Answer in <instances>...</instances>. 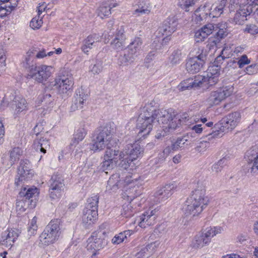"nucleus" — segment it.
<instances>
[{"label": "nucleus", "mask_w": 258, "mask_h": 258, "mask_svg": "<svg viewBox=\"0 0 258 258\" xmlns=\"http://www.w3.org/2000/svg\"><path fill=\"white\" fill-rule=\"evenodd\" d=\"M208 204L209 199L206 196V189L201 186L192 191L183 205L181 210L185 216L195 217L200 214Z\"/></svg>", "instance_id": "nucleus-1"}, {"label": "nucleus", "mask_w": 258, "mask_h": 258, "mask_svg": "<svg viewBox=\"0 0 258 258\" xmlns=\"http://www.w3.org/2000/svg\"><path fill=\"white\" fill-rule=\"evenodd\" d=\"M154 115L158 116L157 124L160 125L155 135L157 139H162L180 123V119L171 110L162 109L161 112L158 111Z\"/></svg>", "instance_id": "nucleus-2"}, {"label": "nucleus", "mask_w": 258, "mask_h": 258, "mask_svg": "<svg viewBox=\"0 0 258 258\" xmlns=\"http://www.w3.org/2000/svg\"><path fill=\"white\" fill-rule=\"evenodd\" d=\"M161 111L162 109H154L149 105L145 106L137 119L136 127L140 136L146 137L150 133L153 125L157 123L158 116L154 114Z\"/></svg>", "instance_id": "nucleus-3"}, {"label": "nucleus", "mask_w": 258, "mask_h": 258, "mask_svg": "<svg viewBox=\"0 0 258 258\" xmlns=\"http://www.w3.org/2000/svg\"><path fill=\"white\" fill-rule=\"evenodd\" d=\"M126 150L119 151L107 148L103 157V161L101 164V170L107 173L108 171L113 169L119 162V166L123 169L128 168V164L126 163L125 156L127 155Z\"/></svg>", "instance_id": "nucleus-4"}, {"label": "nucleus", "mask_w": 258, "mask_h": 258, "mask_svg": "<svg viewBox=\"0 0 258 258\" xmlns=\"http://www.w3.org/2000/svg\"><path fill=\"white\" fill-rule=\"evenodd\" d=\"M241 119V113L235 111L224 117L221 120L222 127L220 131H217L209 134L205 138H208L209 141L214 138L222 137L223 133H228L234 130L240 123Z\"/></svg>", "instance_id": "nucleus-5"}, {"label": "nucleus", "mask_w": 258, "mask_h": 258, "mask_svg": "<svg viewBox=\"0 0 258 258\" xmlns=\"http://www.w3.org/2000/svg\"><path fill=\"white\" fill-rule=\"evenodd\" d=\"M113 129L110 124H106L99 128V133L90 145V149L94 152L100 151L106 146L111 145Z\"/></svg>", "instance_id": "nucleus-6"}, {"label": "nucleus", "mask_w": 258, "mask_h": 258, "mask_svg": "<svg viewBox=\"0 0 258 258\" xmlns=\"http://www.w3.org/2000/svg\"><path fill=\"white\" fill-rule=\"evenodd\" d=\"M60 235L59 224L57 220H51L39 236V244L48 246L58 240Z\"/></svg>", "instance_id": "nucleus-7"}, {"label": "nucleus", "mask_w": 258, "mask_h": 258, "mask_svg": "<svg viewBox=\"0 0 258 258\" xmlns=\"http://www.w3.org/2000/svg\"><path fill=\"white\" fill-rule=\"evenodd\" d=\"M234 92V87L232 85L223 86L212 91L206 101L210 107L219 105L226 98L231 96Z\"/></svg>", "instance_id": "nucleus-8"}, {"label": "nucleus", "mask_w": 258, "mask_h": 258, "mask_svg": "<svg viewBox=\"0 0 258 258\" xmlns=\"http://www.w3.org/2000/svg\"><path fill=\"white\" fill-rule=\"evenodd\" d=\"M104 237V233L99 231L93 232L88 239L86 248L92 256L96 255L107 245V240Z\"/></svg>", "instance_id": "nucleus-9"}, {"label": "nucleus", "mask_w": 258, "mask_h": 258, "mask_svg": "<svg viewBox=\"0 0 258 258\" xmlns=\"http://www.w3.org/2000/svg\"><path fill=\"white\" fill-rule=\"evenodd\" d=\"M206 56V51L203 47L198 48L196 55L189 58L186 61V71L192 74L199 72L205 64Z\"/></svg>", "instance_id": "nucleus-10"}, {"label": "nucleus", "mask_w": 258, "mask_h": 258, "mask_svg": "<svg viewBox=\"0 0 258 258\" xmlns=\"http://www.w3.org/2000/svg\"><path fill=\"white\" fill-rule=\"evenodd\" d=\"M220 63L221 62H215V60L209 67L206 75L199 76L202 78L203 87L215 85L219 82L221 72Z\"/></svg>", "instance_id": "nucleus-11"}, {"label": "nucleus", "mask_w": 258, "mask_h": 258, "mask_svg": "<svg viewBox=\"0 0 258 258\" xmlns=\"http://www.w3.org/2000/svg\"><path fill=\"white\" fill-rule=\"evenodd\" d=\"M54 72V69L51 66L41 64L36 66L34 70H31L29 75L39 83L46 81Z\"/></svg>", "instance_id": "nucleus-12"}, {"label": "nucleus", "mask_w": 258, "mask_h": 258, "mask_svg": "<svg viewBox=\"0 0 258 258\" xmlns=\"http://www.w3.org/2000/svg\"><path fill=\"white\" fill-rule=\"evenodd\" d=\"M34 172L31 169L30 163L28 160H22L18 168V178H16L15 184L20 186L22 182L31 179Z\"/></svg>", "instance_id": "nucleus-13"}, {"label": "nucleus", "mask_w": 258, "mask_h": 258, "mask_svg": "<svg viewBox=\"0 0 258 258\" xmlns=\"http://www.w3.org/2000/svg\"><path fill=\"white\" fill-rule=\"evenodd\" d=\"M177 22L176 19L172 16L167 18L159 28V32L163 35L166 36L162 39V43H166L170 40V36L177 30Z\"/></svg>", "instance_id": "nucleus-14"}, {"label": "nucleus", "mask_w": 258, "mask_h": 258, "mask_svg": "<svg viewBox=\"0 0 258 258\" xmlns=\"http://www.w3.org/2000/svg\"><path fill=\"white\" fill-rule=\"evenodd\" d=\"M74 82L73 80L66 77H59L54 80L53 86L58 93L61 95H68L72 90Z\"/></svg>", "instance_id": "nucleus-15"}, {"label": "nucleus", "mask_w": 258, "mask_h": 258, "mask_svg": "<svg viewBox=\"0 0 258 258\" xmlns=\"http://www.w3.org/2000/svg\"><path fill=\"white\" fill-rule=\"evenodd\" d=\"M127 152V155L125 156L126 163L128 164V167H133L134 163L132 162L143 156V149L138 143H134L133 145H128L123 150Z\"/></svg>", "instance_id": "nucleus-16"}, {"label": "nucleus", "mask_w": 258, "mask_h": 258, "mask_svg": "<svg viewBox=\"0 0 258 258\" xmlns=\"http://www.w3.org/2000/svg\"><path fill=\"white\" fill-rule=\"evenodd\" d=\"M20 234L16 228H8L4 231L1 236L0 243L7 247H11L16 242Z\"/></svg>", "instance_id": "nucleus-17"}, {"label": "nucleus", "mask_w": 258, "mask_h": 258, "mask_svg": "<svg viewBox=\"0 0 258 258\" xmlns=\"http://www.w3.org/2000/svg\"><path fill=\"white\" fill-rule=\"evenodd\" d=\"M155 210L149 209L142 213L137 219L138 225L146 228L155 223L156 216Z\"/></svg>", "instance_id": "nucleus-18"}, {"label": "nucleus", "mask_w": 258, "mask_h": 258, "mask_svg": "<svg viewBox=\"0 0 258 258\" xmlns=\"http://www.w3.org/2000/svg\"><path fill=\"white\" fill-rule=\"evenodd\" d=\"M213 4L211 2H206L203 5L197 9L192 16L193 19L196 23H199L206 19L208 16L211 17V11L212 10Z\"/></svg>", "instance_id": "nucleus-19"}, {"label": "nucleus", "mask_w": 258, "mask_h": 258, "mask_svg": "<svg viewBox=\"0 0 258 258\" xmlns=\"http://www.w3.org/2000/svg\"><path fill=\"white\" fill-rule=\"evenodd\" d=\"M101 40V37L98 34L89 35L83 41V44L81 48L82 51L84 53L88 54L89 51L96 47Z\"/></svg>", "instance_id": "nucleus-20"}, {"label": "nucleus", "mask_w": 258, "mask_h": 258, "mask_svg": "<svg viewBox=\"0 0 258 258\" xmlns=\"http://www.w3.org/2000/svg\"><path fill=\"white\" fill-rule=\"evenodd\" d=\"M126 39L124 29L121 27L116 30L114 35V38L111 42V46L117 51L121 50L125 46Z\"/></svg>", "instance_id": "nucleus-21"}, {"label": "nucleus", "mask_w": 258, "mask_h": 258, "mask_svg": "<svg viewBox=\"0 0 258 258\" xmlns=\"http://www.w3.org/2000/svg\"><path fill=\"white\" fill-rule=\"evenodd\" d=\"M74 98V100L71 107V110L73 111L84 107L88 98V95L85 93L83 89H80L76 91Z\"/></svg>", "instance_id": "nucleus-22"}, {"label": "nucleus", "mask_w": 258, "mask_h": 258, "mask_svg": "<svg viewBox=\"0 0 258 258\" xmlns=\"http://www.w3.org/2000/svg\"><path fill=\"white\" fill-rule=\"evenodd\" d=\"M36 49L35 48L30 49L25 55L24 60L22 62L23 68H24L29 76L31 70H34L36 67L35 63Z\"/></svg>", "instance_id": "nucleus-23"}, {"label": "nucleus", "mask_w": 258, "mask_h": 258, "mask_svg": "<svg viewBox=\"0 0 258 258\" xmlns=\"http://www.w3.org/2000/svg\"><path fill=\"white\" fill-rule=\"evenodd\" d=\"M198 87H203L202 78L199 76H196L195 79H187L181 82L178 86L180 91H184Z\"/></svg>", "instance_id": "nucleus-24"}, {"label": "nucleus", "mask_w": 258, "mask_h": 258, "mask_svg": "<svg viewBox=\"0 0 258 258\" xmlns=\"http://www.w3.org/2000/svg\"><path fill=\"white\" fill-rule=\"evenodd\" d=\"M98 211L84 208L83 211L82 222L86 226L94 224L98 219Z\"/></svg>", "instance_id": "nucleus-25"}, {"label": "nucleus", "mask_w": 258, "mask_h": 258, "mask_svg": "<svg viewBox=\"0 0 258 258\" xmlns=\"http://www.w3.org/2000/svg\"><path fill=\"white\" fill-rule=\"evenodd\" d=\"M209 244L210 240H207L203 232L196 234L191 242V246L196 249H201Z\"/></svg>", "instance_id": "nucleus-26"}, {"label": "nucleus", "mask_w": 258, "mask_h": 258, "mask_svg": "<svg viewBox=\"0 0 258 258\" xmlns=\"http://www.w3.org/2000/svg\"><path fill=\"white\" fill-rule=\"evenodd\" d=\"M123 180H121L119 173L113 174L109 179L106 186L107 190H116L121 187L123 184Z\"/></svg>", "instance_id": "nucleus-27"}, {"label": "nucleus", "mask_w": 258, "mask_h": 258, "mask_svg": "<svg viewBox=\"0 0 258 258\" xmlns=\"http://www.w3.org/2000/svg\"><path fill=\"white\" fill-rule=\"evenodd\" d=\"M15 106L14 109V115L17 116L20 113L28 110V106L27 101L23 98L16 99L15 100Z\"/></svg>", "instance_id": "nucleus-28"}, {"label": "nucleus", "mask_w": 258, "mask_h": 258, "mask_svg": "<svg viewBox=\"0 0 258 258\" xmlns=\"http://www.w3.org/2000/svg\"><path fill=\"white\" fill-rule=\"evenodd\" d=\"M223 231V228L221 226H210L206 228L202 232L207 240H210V243L211 239L217 235L221 234Z\"/></svg>", "instance_id": "nucleus-29"}, {"label": "nucleus", "mask_w": 258, "mask_h": 258, "mask_svg": "<svg viewBox=\"0 0 258 258\" xmlns=\"http://www.w3.org/2000/svg\"><path fill=\"white\" fill-rule=\"evenodd\" d=\"M50 146L49 141L45 138H41L36 139L33 143V148L36 151H40L43 154L46 153V149Z\"/></svg>", "instance_id": "nucleus-30"}, {"label": "nucleus", "mask_w": 258, "mask_h": 258, "mask_svg": "<svg viewBox=\"0 0 258 258\" xmlns=\"http://www.w3.org/2000/svg\"><path fill=\"white\" fill-rule=\"evenodd\" d=\"M143 42L141 38L136 37L128 45L130 54L136 55L142 49Z\"/></svg>", "instance_id": "nucleus-31"}, {"label": "nucleus", "mask_w": 258, "mask_h": 258, "mask_svg": "<svg viewBox=\"0 0 258 258\" xmlns=\"http://www.w3.org/2000/svg\"><path fill=\"white\" fill-rule=\"evenodd\" d=\"M233 45L225 44L221 54L215 59V62H221L226 58H229L233 55Z\"/></svg>", "instance_id": "nucleus-32"}, {"label": "nucleus", "mask_w": 258, "mask_h": 258, "mask_svg": "<svg viewBox=\"0 0 258 258\" xmlns=\"http://www.w3.org/2000/svg\"><path fill=\"white\" fill-rule=\"evenodd\" d=\"M134 233V231L131 230H125L123 232H120L118 234H116L112 239V242L114 244H119L132 235Z\"/></svg>", "instance_id": "nucleus-33"}, {"label": "nucleus", "mask_w": 258, "mask_h": 258, "mask_svg": "<svg viewBox=\"0 0 258 258\" xmlns=\"http://www.w3.org/2000/svg\"><path fill=\"white\" fill-rule=\"evenodd\" d=\"M225 0H221L219 3L215 5L213 4L212 10L211 11V17L215 18L219 17L223 13L226 6Z\"/></svg>", "instance_id": "nucleus-34"}, {"label": "nucleus", "mask_w": 258, "mask_h": 258, "mask_svg": "<svg viewBox=\"0 0 258 258\" xmlns=\"http://www.w3.org/2000/svg\"><path fill=\"white\" fill-rule=\"evenodd\" d=\"M49 184V188L64 189L63 180L60 175H53L50 180Z\"/></svg>", "instance_id": "nucleus-35"}, {"label": "nucleus", "mask_w": 258, "mask_h": 258, "mask_svg": "<svg viewBox=\"0 0 258 258\" xmlns=\"http://www.w3.org/2000/svg\"><path fill=\"white\" fill-rule=\"evenodd\" d=\"M37 221V218L35 216L28 223L27 237L28 239L35 236L37 233L38 229Z\"/></svg>", "instance_id": "nucleus-36"}, {"label": "nucleus", "mask_w": 258, "mask_h": 258, "mask_svg": "<svg viewBox=\"0 0 258 258\" xmlns=\"http://www.w3.org/2000/svg\"><path fill=\"white\" fill-rule=\"evenodd\" d=\"M215 26L216 28L215 31L218 30L216 34V37L217 39V41H219L228 34L227 25L225 23H222L215 24Z\"/></svg>", "instance_id": "nucleus-37"}, {"label": "nucleus", "mask_w": 258, "mask_h": 258, "mask_svg": "<svg viewBox=\"0 0 258 258\" xmlns=\"http://www.w3.org/2000/svg\"><path fill=\"white\" fill-rule=\"evenodd\" d=\"M175 188L173 184H167L159 189L157 192V195L158 196H162V199H167L172 194V191Z\"/></svg>", "instance_id": "nucleus-38"}, {"label": "nucleus", "mask_w": 258, "mask_h": 258, "mask_svg": "<svg viewBox=\"0 0 258 258\" xmlns=\"http://www.w3.org/2000/svg\"><path fill=\"white\" fill-rule=\"evenodd\" d=\"M103 68V62L100 60H97L94 63L90 65L88 72L94 76L98 75L102 72Z\"/></svg>", "instance_id": "nucleus-39"}, {"label": "nucleus", "mask_w": 258, "mask_h": 258, "mask_svg": "<svg viewBox=\"0 0 258 258\" xmlns=\"http://www.w3.org/2000/svg\"><path fill=\"white\" fill-rule=\"evenodd\" d=\"M247 155L250 156L253 158V164L251 167V171L258 170V147H253L247 151Z\"/></svg>", "instance_id": "nucleus-40"}, {"label": "nucleus", "mask_w": 258, "mask_h": 258, "mask_svg": "<svg viewBox=\"0 0 258 258\" xmlns=\"http://www.w3.org/2000/svg\"><path fill=\"white\" fill-rule=\"evenodd\" d=\"M20 194L22 196L25 197L26 199H30L38 195V189L36 187L27 188L26 187H24L21 189Z\"/></svg>", "instance_id": "nucleus-41"}, {"label": "nucleus", "mask_w": 258, "mask_h": 258, "mask_svg": "<svg viewBox=\"0 0 258 258\" xmlns=\"http://www.w3.org/2000/svg\"><path fill=\"white\" fill-rule=\"evenodd\" d=\"M28 207V202L26 200H18L16 203V211L18 215H22Z\"/></svg>", "instance_id": "nucleus-42"}, {"label": "nucleus", "mask_w": 258, "mask_h": 258, "mask_svg": "<svg viewBox=\"0 0 258 258\" xmlns=\"http://www.w3.org/2000/svg\"><path fill=\"white\" fill-rule=\"evenodd\" d=\"M23 153V151L21 148L19 147L14 148L10 151L9 157L11 159V161L15 163L19 160Z\"/></svg>", "instance_id": "nucleus-43"}, {"label": "nucleus", "mask_w": 258, "mask_h": 258, "mask_svg": "<svg viewBox=\"0 0 258 258\" xmlns=\"http://www.w3.org/2000/svg\"><path fill=\"white\" fill-rule=\"evenodd\" d=\"M99 197L97 195H93L88 199L85 208L98 211Z\"/></svg>", "instance_id": "nucleus-44"}, {"label": "nucleus", "mask_w": 258, "mask_h": 258, "mask_svg": "<svg viewBox=\"0 0 258 258\" xmlns=\"http://www.w3.org/2000/svg\"><path fill=\"white\" fill-rule=\"evenodd\" d=\"M86 135V132L84 128L78 129L74 135L73 144H78L79 142L82 141Z\"/></svg>", "instance_id": "nucleus-45"}, {"label": "nucleus", "mask_w": 258, "mask_h": 258, "mask_svg": "<svg viewBox=\"0 0 258 258\" xmlns=\"http://www.w3.org/2000/svg\"><path fill=\"white\" fill-rule=\"evenodd\" d=\"M111 14V11L108 7L103 3L97 10V15L101 19L108 17Z\"/></svg>", "instance_id": "nucleus-46"}, {"label": "nucleus", "mask_w": 258, "mask_h": 258, "mask_svg": "<svg viewBox=\"0 0 258 258\" xmlns=\"http://www.w3.org/2000/svg\"><path fill=\"white\" fill-rule=\"evenodd\" d=\"M133 57L129 54H124L119 57L118 64L120 66H126L133 62Z\"/></svg>", "instance_id": "nucleus-47"}, {"label": "nucleus", "mask_w": 258, "mask_h": 258, "mask_svg": "<svg viewBox=\"0 0 258 258\" xmlns=\"http://www.w3.org/2000/svg\"><path fill=\"white\" fill-rule=\"evenodd\" d=\"M170 63L174 66L180 63L181 60V53L179 51H174L169 58Z\"/></svg>", "instance_id": "nucleus-48"}, {"label": "nucleus", "mask_w": 258, "mask_h": 258, "mask_svg": "<svg viewBox=\"0 0 258 258\" xmlns=\"http://www.w3.org/2000/svg\"><path fill=\"white\" fill-rule=\"evenodd\" d=\"M134 212L130 204H125L122 206L121 214L125 217H129L134 215Z\"/></svg>", "instance_id": "nucleus-49"}, {"label": "nucleus", "mask_w": 258, "mask_h": 258, "mask_svg": "<svg viewBox=\"0 0 258 258\" xmlns=\"http://www.w3.org/2000/svg\"><path fill=\"white\" fill-rule=\"evenodd\" d=\"M42 24V18L38 15L31 20L30 23V26L33 29H38L41 27Z\"/></svg>", "instance_id": "nucleus-50"}, {"label": "nucleus", "mask_w": 258, "mask_h": 258, "mask_svg": "<svg viewBox=\"0 0 258 258\" xmlns=\"http://www.w3.org/2000/svg\"><path fill=\"white\" fill-rule=\"evenodd\" d=\"M64 189L49 188V196L52 200L59 199L63 193Z\"/></svg>", "instance_id": "nucleus-51"}, {"label": "nucleus", "mask_w": 258, "mask_h": 258, "mask_svg": "<svg viewBox=\"0 0 258 258\" xmlns=\"http://www.w3.org/2000/svg\"><path fill=\"white\" fill-rule=\"evenodd\" d=\"M176 151L173 148L172 144L171 145L166 146L163 150V152L160 154V158L162 160H164L165 159L172 153Z\"/></svg>", "instance_id": "nucleus-52"}, {"label": "nucleus", "mask_w": 258, "mask_h": 258, "mask_svg": "<svg viewBox=\"0 0 258 258\" xmlns=\"http://www.w3.org/2000/svg\"><path fill=\"white\" fill-rule=\"evenodd\" d=\"M160 245L161 241L160 240H157L146 245L151 255L157 250Z\"/></svg>", "instance_id": "nucleus-53"}, {"label": "nucleus", "mask_w": 258, "mask_h": 258, "mask_svg": "<svg viewBox=\"0 0 258 258\" xmlns=\"http://www.w3.org/2000/svg\"><path fill=\"white\" fill-rule=\"evenodd\" d=\"M216 28L215 24L212 23L206 24L201 28L207 37L215 31Z\"/></svg>", "instance_id": "nucleus-54"}, {"label": "nucleus", "mask_w": 258, "mask_h": 258, "mask_svg": "<svg viewBox=\"0 0 258 258\" xmlns=\"http://www.w3.org/2000/svg\"><path fill=\"white\" fill-rule=\"evenodd\" d=\"M207 38L205 33L200 28L195 32L194 40L197 43L202 42Z\"/></svg>", "instance_id": "nucleus-55"}, {"label": "nucleus", "mask_w": 258, "mask_h": 258, "mask_svg": "<svg viewBox=\"0 0 258 258\" xmlns=\"http://www.w3.org/2000/svg\"><path fill=\"white\" fill-rule=\"evenodd\" d=\"M251 60L246 54H243L237 58V64L240 69L243 68L245 65L249 64Z\"/></svg>", "instance_id": "nucleus-56"}, {"label": "nucleus", "mask_w": 258, "mask_h": 258, "mask_svg": "<svg viewBox=\"0 0 258 258\" xmlns=\"http://www.w3.org/2000/svg\"><path fill=\"white\" fill-rule=\"evenodd\" d=\"M209 143L206 141L200 142L195 148V150L198 152L203 153L205 152L209 148Z\"/></svg>", "instance_id": "nucleus-57"}, {"label": "nucleus", "mask_w": 258, "mask_h": 258, "mask_svg": "<svg viewBox=\"0 0 258 258\" xmlns=\"http://www.w3.org/2000/svg\"><path fill=\"white\" fill-rule=\"evenodd\" d=\"M243 31L251 35H255L258 33V27L254 24H248L246 25Z\"/></svg>", "instance_id": "nucleus-58"}, {"label": "nucleus", "mask_w": 258, "mask_h": 258, "mask_svg": "<svg viewBox=\"0 0 258 258\" xmlns=\"http://www.w3.org/2000/svg\"><path fill=\"white\" fill-rule=\"evenodd\" d=\"M186 141L187 140L184 138H178L175 142L172 143L173 148L177 151L184 146Z\"/></svg>", "instance_id": "nucleus-59"}, {"label": "nucleus", "mask_w": 258, "mask_h": 258, "mask_svg": "<svg viewBox=\"0 0 258 258\" xmlns=\"http://www.w3.org/2000/svg\"><path fill=\"white\" fill-rule=\"evenodd\" d=\"M235 3L240 5H249L253 8L254 6H258V0H237ZM236 5V3H235Z\"/></svg>", "instance_id": "nucleus-60"}, {"label": "nucleus", "mask_w": 258, "mask_h": 258, "mask_svg": "<svg viewBox=\"0 0 258 258\" xmlns=\"http://www.w3.org/2000/svg\"><path fill=\"white\" fill-rule=\"evenodd\" d=\"M151 12V9L149 7L144 8L142 7L141 8L137 9L134 12V15H136L138 16H140L142 14H149Z\"/></svg>", "instance_id": "nucleus-61"}, {"label": "nucleus", "mask_w": 258, "mask_h": 258, "mask_svg": "<svg viewBox=\"0 0 258 258\" xmlns=\"http://www.w3.org/2000/svg\"><path fill=\"white\" fill-rule=\"evenodd\" d=\"M244 72L246 74L251 75L256 73L257 68L255 63L251 64L247 66L244 70Z\"/></svg>", "instance_id": "nucleus-62"}, {"label": "nucleus", "mask_w": 258, "mask_h": 258, "mask_svg": "<svg viewBox=\"0 0 258 258\" xmlns=\"http://www.w3.org/2000/svg\"><path fill=\"white\" fill-rule=\"evenodd\" d=\"M2 162L3 165L6 168H10L13 165L15 164L14 162L11 161L10 157L9 156L7 157V156H4L2 158Z\"/></svg>", "instance_id": "nucleus-63"}, {"label": "nucleus", "mask_w": 258, "mask_h": 258, "mask_svg": "<svg viewBox=\"0 0 258 258\" xmlns=\"http://www.w3.org/2000/svg\"><path fill=\"white\" fill-rule=\"evenodd\" d=\"M138 252L139 255H143L145 258H148L151 256L147 246L142 247Z\"/></svg>", "instance_id": "nucleus-64"}]
</instances>
